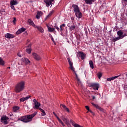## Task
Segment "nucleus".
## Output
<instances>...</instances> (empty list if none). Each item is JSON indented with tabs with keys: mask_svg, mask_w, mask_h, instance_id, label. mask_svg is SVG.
Returning a JSON list of instances; mask_svg holds the SVG:
<instances>
[{
	"mask_svg": "<svg viewBox=\"0 0 127 127\" xmlns=\"http://www.w3.org/2000/svg\"><path fill=\"white\" fill-rule=\"evenodd\" d=\"M67 26L68 27H70V26H71V24L70 23L67 24Z\"/></svg>",
	"mask_w": 127,
	"mask_h": 127,
	"instance_id": "nucleus-53",
	"label": "nucleus"
},
{
	"mask_svg": "<svg viewBox=\"0 0 127 127\" xmlns=\"http://www.w3.org/2000/svg\"><path fill=\"white\" fill-rule=\"evenodd\" d=\"M20 102H24V101H25V98L24 97L20 98Z\"/></svg>",
	"mask_w": 127,
	"mask_h": 127,
	"instance_id": "nucleus-42",
	"label": "nucleus"
},
{
	"mask_svg": "<svg viewBox=\"0 0 127 127\" xmlns=\"http://www.w3.org/2000/svg\"><path fill=\"white\" fill-rule=\"evenodd\" d=\"M120 39H121L119 37L117 38H114L112 40V41L113 42H116V41H118V40H120Z\"/></svg>",
	"mask_w": 127,
	"mask_h": 127,
	"instance_id": "nucleus-30",
	"label": "nucleus"
},
{
	"mask_svg": "<svg viewBox=\"0 0 127 127\" xmlns=\"http://www.w3.org/2000/svg\"><path fill=\"white\" fill-rule=\"evenodd\" d=\"M11 8L13 9V10H15V7L14 5H10Z\"/></svg>",
	"mask_w": 127,
	"mask_h": 127,
	"instance_id": "nucleus-44",
	"label": "nucleus"
},
{
	"mask_svg": "<svg viewBox=\"0 0 127 127\" xmlns=\"http://www.w3.org/2000/svg\"><path fill=\"white\" fill-rule=\"evenodd\" d=\"M5 37H6V38H7L8 39H10L11 38H14V37H15V36H14V35L13 34L8 33L5 35Z\"/></svg>",
	"mask_w": 127,
	"mask_h": 127,
	"instance_id": "nucleus-12",
	"label": "nucleus"
},
{
	"mask_svg": "<svg viewBox=\"0 0 127 127\" xmlns=\"http://www.w3.org/2000/svg\"><path fill=\"white\" fill-rule=\"evenodd\" d=\"M53 13H54V10H52L50 12V13L46 17V19H47V18H49V17H50V16H51V15H52Z\"/></svg>",
	"mask_w": 127,
	"mask_h": 127,
	"instance_id": "nucleus-27",
	"label": "nucleus"
},
{
	"mask_svg": "<svg viewBox=\"0 0 127 127\" xmlns=\"http://www.w3.org/2000/svg\"><path fill=\"white\" fill-rule=\"evenodd\" d=\"M75 16L77 18H82V12L81 11H78L75 12Z\"/></svg>",
	"mask_w": 127,
	"mask_h": 127,
	"instance_id": "nucleus-16",
	"label": "nucleus"
},
{
	"mask_svg": "<svg viewBox=\"0 0 127 127\" xmlns=\"http://www.w3.org/2000/svg\"><path fill=\"white\" fill-rule=\"evenodd\" d=\"M17 56H18L19 57H21V55H20V53H17Z\"/></svg>",
	"mask_w": 127,
	"mask_h": 127,
	"instance_id": "nucleus-48",
	"label": "nucleus"
},
{
	"mask_svg": "<svg viewBox=\"0 0 127 127\" xmlns=\"http://www.w3.org/2000/svg\"><path fill=\"white\" fill-rule=\"evenodd\" d=\"M124 2H125V3H127V0H122V3H124Z\"/></svg>",
	"mask_w": 127,
	"mask_h": 127,
	"instance_id": "nucleus-47",
	"label": "nucleus"
},
{
	"mask_svg": "<svg viewBox=\"0 0 127 127\" xmlns=\"http://www.w3.org/2000/svg\"><path fill=\"white\" fill-rule=\"evenodd\" d=\"M96 0H84L87 4H92L93 2H95Z\"/></svg>",
	"mask_w": 127,
	"mask_h": 127,
	"instance_id": "nucleus-20",
	"label": "nucleus"
},
{
	"mask_svg": "<svg viewBox=\"0 0 127 127\" xmlns=\"http://www.w3.org/2000/svg\"><path fill=\"white\" fill-rule=\"evenodd\" d=\"M32 56L35 60H36L37 61H40V60H41V57L35 53H33Z\"/></svg>",
	"mask_w": 127,
	"mask_h": 127,
	"instance_id": "nucleus-5",
	"label": "nucleus"
},
{
	"mask_svg": "<svg viewBox=\"0 0 127 127\" xmlns=\"http://www.w3.org/2000/svg\"><path fill=\"white\" fill-rule=\"evenodd\" d=\"M57 120L59 121V123L61 124V125L63 126V127H65V124L63 123V122L59 118V117H57Z\"/></svg>",
	"mask_w": 127,
	"mask_h": 127,
	"instance_id": "nucleus-29",
	"label": "nucleus"
},
{
	"mask_svg": "<svg viewBox=\"0 0 127 127\" xmlns=\"http://www.w3.org/2000/svg\"><path fill=\"white\" fill-rule=\"evenodd\" d=\"M89 112H90V113H91V114H92V115H94V112L91 110H90Z\"/></svg>",
	"mask_w": 127,
	"mask_h": 127,
	"instance_id": "nucleus-51",
	"label": "nucleus"
},
{
	"mask_svg": "<svg viewBox=\"0 0 127 127\" xmlns=\"http://www.w3.org/2000/svg\"><path fill=\"white\" fill-rule=\"evenodd\" d=\"M53 114H54V116H55V117L57 119V118H58V116H57V115H56V113H55V112H53Z\"/></svg>",
	"mask_w": 127,
	"mask_h": 127,
	"instance_id": "nucleus-49",
	"label": "nucleus"
},
{
	"mask_svg": "<svg viewBox=\"0 0 127 127\" xmlns=\"http://www.w3.org/2000/svg\"><path fill=\"white\" fill-rule=\"evenodd\" d=\"M33 102H34V107H33V109H38L39 110V109H40V108H39V107H40V103L38 102L37 100H36V99H34L33 100Z\"/></svg>",
	"mask_w": 127,
	"mask_h": 127,
	"instance_id": "nucleus-4",
	"label": "nucleus"
},
{
	"mask_svg": "<svg viewBox=\"0 0 127 127\" xmlns=\"http://www.w3.org/2000/svg\"><path fill=\"white\" fill-rule=\"evenodd\" d=\"M27 47L28 48L26 49V52H27L28 54H30L31 53V45L29 44Z\"/></svg>",
	"mask_w": 127,
	"mask_h": 127,
	"instance_id": "nucleus-19",
	"label": "nucleus"
},
{
	"mask_svg": "<svg viewBox=\"0 0 127 127\" xmlns=\"http://www.w3.org/2000/svg\"><path fill=\"white\" fill-rule=\"evenodd\" d=\"M76 28V26L75 25H71L70 28H69V30L70 31H72L74 30Z\"/></svg>",
	"mask_w": 127,
	"mask_h": 127,
	"instance_id": "nucleus-31",
	"label": "nucleus"
},
{
	"mask_svg": "<svg viewBox=\"0 0 127 127\" xmlns=\"http://www.w3.org/2000/svg\"><path fill=\"white\" fill-rule=\"evenodd\" d=\"M70 68L73 72H75V68L73 67V65L70 66Z\"/></svg>",
	"mask_w": 127,
	"mask_h": 127,
	"instance_id": "nucleus-39",
	"label": "nucleus"
},
{
	"mask_svg": "<svg viewBox=\"0 0 127 127\" xmlns=\"http://www.w3.org/2000/svg\"><path fill=\"white\" fill-rule=\"evenodd\" d=\"M123 34H124V32H123V31L122 30H119L117 32V35H118L119 37H120L121 39H123V38H124Z\"/></svg>",
	"mask_w": 127,
	"mask_h": 127,
	"instance_id": "nucleus-14",
	"label": "nucleus"
},
{
	"mask_svg": "<svg viewBox=\"0 0 127 127\" xmlns=\"http://www.w3.org/2000/svg\"><path fill=\"white\" fill-rule=\"evenodd\" d=\"M89 63L90 68H91V69H94V63H93V61L92 60H90L89 61Z\"/></svg>",
	"mask_w": 127,
	"mask_h": 127,
	"instance_id": "nucleus-26",
	"label": "nucleus"
},
{
	"mask_svg": "<svg viewBox=\"0 0 127 127\" xmlns=\"http://www.w3.org/2000/svg\"><path fill=\"white\" fill-rule=\"evenodd\" d=\"M18 110H19V107L17 106H15L13 107V111L14 113H16V111H18Z\"/></svg>",
	"mask_w": 127,
	"mask_h": 127,
	"instance_id": "nucleus-25",
	"label": "nucleus"
},
{
	"mask_svg": "<svg viewBox=\"0 0 127 127\" xmlns=\"http://www.w3.org/2000/svg\"><path fill=\"white\" fill-rule=\"evenodd\" d=\"M79 57H80L81 60H84L86 58V55L83 52H79L78 53Z\"/></svg>",
	"mask_w": 127,
	"mask_h": 127,
	"instance_id": "nucleus-7",
	"label": "nucleus"
},
{
	"mask_svg": "<svg viewBox=\"0 0 127 127\" xmlns=\"http://www.w3.org/2000/svg\"><path fill=\"white\" fill-rule=\"evenodd\" d=\"M18 3L16 0H11L10 1V5H16Z\"/></svg>",
	"mask_w": 127,
	"mask_h": 127,
	"instance_id": "nucleus-15",
	"label": "nucleus"
},
{
	"mask_svg": "<svg viewBox=\"0 0 127 127\" xmlns=\"http://www.w3.org/2000/svg\"><path fill=\"white\" fill-rule=\"evenodd\" d=\"M65 124L67 125L68 127H71V125L69 123V121H67Z\"/></svg>",
	"mask_w": 127,
	"mask_h": 127,
	"instance_id": "nucleus-41",
	"label": "nucleus"
},
{
	"mask_svg": "<svg viewBox=\"0 0 127 127\" xmlns=\"http://www.w3.org/2000/svg\"><path fill=\"white\" fill-rule=\"evenodd\" d=\"M62 120H63V121H64V123L65 124H66V122L69 121H68L67 118H65V117H64V116H62Z\"/></svg>",
	"mask_w": 127,
	"mask_h": 127,
	"instance_id": "nucleus-32",
	"label": "nucleus"
},
{
	"mask_svg": "<svg viewBox=\"0 0 127 127\" xmlns=\"http://www.w3.org/2000/svg\"><path fill=\"white\" fill-rule=\"evenodd\" d=\"M36 28H37L38 30L40 31V32H41V33H43L44 30H43V28H42V27L38 26H36Z\"/></svg>",
	"mask_w": 127,
	"mask_h": 127,
	"instance_id": "nucleus-21",
	"label": "nucleus"
},
{
	"mask_svg": "<svg viewBox=\"0 0 127 127\" xmlns=\"http://www.w3.org/2000/svg\"><path fill=\"white\" fill-rule=\"evenodd\" d=\"M43 15V12L41 11H38L37 12V15H36V18L37 19H39L40 18V17L42 16Z\"/></svg>",
	"mask_w": 127,
	"mask_h": 127,
	"instance_id": "nucleus-9",
	"label": "nucleus"
},
{
	"mask_svg": "<svg viewBox=\"0 0 127 127\" xmlns=\"http://www.w3.org/2000/svg\"><path fill=\"white\" fill-rule=\"evenodd\" d=\"M90 87L93 88L94 90H99V84L98 83H91Z\"/></svg>",
	"mask_w": 127,
	"mask_h": 127,
	"instance_id": "nucleus-6",
	"label": "nucleus"
},
{
	"mask_svg": "<svg viewBox=\"0 0 127 127\" xmlns=\"http://www.w3.org/2000/svg\"><path fill=\"white\" fill-rule=\"evenodd\" d=\"M7 69H10V67L9 66V67H7Z\"/></svg>",
	"mask_w": 127,
	"mask_h": 127,
	"instance_id": "nucleus-58",
	"label": "nucleus"
},
{
	"mask_svg": "<svg viewBox=\"0 0 127 127\" xmlns=\"http://www.w3.org/2000/svg\"><path fill=\"white\" fill-rule=\"evenodd\" d=\"M97 76H98V79H101V77H102V73L99 72V73L97 74Z\"/></svg>",
	"mask_w": 127,
	"mask_h": 127,
	"instance_id": "nucleus-36",
	"label": "nucleus"
},
{
	"mask_svg": "<svg viewBox=\"0 0 127 127\" xmlns=\"http://www.w3.org/2000/svg\"><path fill=\"white\" fill-rule=\"evenodd\" d=\"M13 20L12 21V22L14 24H15V23L16 22V18L13 17Z\"/></svg>",
	"mask_w": 127,
	"mask_h": 127,
	"instance_id": "nucleus-40",
	"label": "nucleus"
},
{
	"mask_svg": "<svg viewBox=\"0 0 127 127\" xmlns=\"http://www.w3.org/2000/svg\"><path fill=\"white\" fill-rule=\"evenodd\" d=\"M47 27H48V31H49V32H54V31H55V28H51L48 25H47Z\"/></svg>",
	"mask_w": 127,
	"mask_h": 127,
	"instance_id": "nucleus-23",
	"label": "nucleus"
},
{
	"mask_svg": "<svg viewBox=\"0 0 127 127\" xmlns=\"http://www.w3.org/2000/svg\"><path fill=\"white\" fill-rule=\"evenodd\" d=\"M39 110L42 113V116H44L46 115V113H45V111L44 110L41 109V108H39Z\"/></svg>",
	"mask_w": 127,
	"mask_h": 127,
	"instance_id": "nucleus-28",
	"label": "nucleus"
},
{
	"mask_svg": "<svg viewBox=\"0 0 127 127\" xmlns=\"http://www.w3.org/2000/svg\"><path fill=\"white\" fill-rule=\"evenodd\" d=\"M25 88V82L24 81H20L18 82L15 86L14 91L15 93H20L22 92Z\"/></svg>",
	"mask_w": 127,
	"mask_h": 127,
	"instance_id": "nucleus-2",
	"label": "nucleus"
},
{
	"mask_svg": "<svg viewBox=\"0 0 127 127\" xmlns=\"http://www.w3.org/2000/svg\"><path fill=\"white\" fill-rule=\"evenodd\" d=\"M29 98H31V96L29 95V96H27V97H25V101L28 100V99H29Z\"/></svg>",
	"mask_w": 127,
	"mask_h": 127,
	"instance_id": "nucleus-43",
	"label": "nucleus"
},
{
	"mask_svg": "<svg viewBox=\"0 0 127 127\" xmlns=\"http://www.w3.org/2000/svg\"><path fill=\"white\" fill-rule=\"evenodd\" d=\"M76 75V80H77V82L78 83H81V81H80V79H79V78H78V75H77V73H75Z\"/></svg>",
	"mask_w": 127,
	"mask_h": 127,
	"instance_id": "nucleus-37",
	"label": "nucleus"
},
{
	"mask_svg": "<svg viewBox=\"0 0 127 127\" xmlns=\"http://www.w3.org/2000/svg\"><path fill=\"white\" fill-rule=\"evenodd\" d=\"M37 114V112H35L32 114L24 116L19 118V121H21V122H23V123H29V122L32 121V119H33Z\"/></svg>",
	"mask_w": 127,
	"mask_h": 127,
	"instance_id": "nucleus-1",
	"label": "nucleus"
},
{
	"mask_svg": "<svg viewBox=\"0 0 127 127\" xmlns=\"http://www.w3.org/2000/svg\"><path fill=\"white\" fill-rule=\"evenodd\" d=\"M61 107H62V108H63V109H64V110H65V111H66V112H67V113H69L70 112V111L69 110V109L68 108H67V107H66V106L64 104H61Z\"/></svg>",
	"mask_w": 127,
	"mask_h": 127,
	"instance_id": "nucleus-22",
	"label": "nucleus"
},
{
	"mask_svg": "<svg viewBox=\"0 0 127 127\" xmlns=\"http://www.w3.org/2000/svg\"><path fill=\"white\" fill-rule=\"evenodd\" d=\"M55 28H56V29H57L58 31H59V30H60V29L59 28V27H58V26H57V24H55Z\"/></svg>",
	"mask_w": 127,
	"mask_h": 127,
	"instance_id": "nucleus-38",
	"label": "nucleus"
},
{
	"mask_svg": "<svg viewBox=\"0 0 127 127\" xmlns=\"http://www.w3.org/2000/svg\"><path fill=\"white\" fill-rule=\"evenodd\" d=\"M91 105H92V106H93V107H94L96 109H98V110H99L101 112H104V109L103 108H101L99 105H98L97 104H95L93 103H91Z\"/></svg>",
	"mask_w": 127,
	"mask_h": 127,
	"instance_id": "nucleus-10",
	"label": "nucleus"
},
{
	"mask_svg": "<svg viewBox=\"0 0 127 127\" xmlns=\"http://www.w3.org/2000/svg\"><path fill=\"white\" fill-rule=\"evenodd\" d=\"M74 17H71V20H72V21H73V20H74Z\"/></svg>",
	"mask_w": 127,
	"mask_h": 127,
	"instance_id": "nucleus-57",
	"label": "nucleus"
},
{
	"mask_svg": "<svg viewBox=\"0 0 127 127\" xmlns=\"http://www.w3.org/2000/svg\"><path fill=\"white\" fill-rule=\"evenodd\" d=\"M123 38H124V37L127 36V34H123Z\"/></svg>",
	"mask_w": 127,
	"mask_h": 127,
	"instance_id": "nucleus-52",
	"label": "nucleus"
},
{
	"mask_svg": "<svg viewBox=\"0 0 127 127\" xmlns=\"http://www.w3.org/2000/svg\"><path fill=\"white\" fill-rule=\"evenodd\" d=\"M7 120H9V118L6 116H2L1 118V122L2 124H4V125H7V124H8Z\"/></svg>",
	"mask_w": 127,
	"mask_h": 127,
	"instance_id": "nucleus-3",
	"label": "nucleus"
},
{
	"mask_svg": "<svg viewBox=\"0 0 127 127\" xmlns=\"http://www.w3.org/2000/svg\"><path fill=\"white\" fill-rule=\"evenodd\" d=\"M126 121H127V119L126 120Z\"/></svg>",
	"mask_w": 127,
	"mask_h": 127,
	"instance_id": "nucleus-60",
	"label": "nucleus"
},
{
	"mask_svg": "<svg viewBox=\"0 0 127 127\" xmlns=\"http://www.w3.org/2000/svg\"><path fill=\"white\" fill-rule=\"evenodd\" d=\"M44 1L46 4L47 6H49L52 3V2L54 1V0H44Z\"/></svg>",
	"mask_w": 127,
	"mask_h": 127,
	"instance_id": "nucleus-13",
	"label": "nucleus"
},
{
	"mask_svg": "<svg viewBox=\"0 0 127 127\" xmlns=\"http://www.w3.org/2000/svg\"><path fill=\"white\" fill-rule=\"evenodd\" d=\"M8 115L9 116L10 118V119H12V118L13 117V114L12 113L9 114Z\"/></svg>",
	"mask_w": 127,
	"mask_h": 127,
	"instance_id": "nucleus-45",
	"label": "nucleus"
},
{
	"mask_svg": "<svg viewBox=\"0 0 127 127\" xmlns=\"http://www.w3.org/2000/svg\"><path fill=\"white\" fill-rule=\"evenodd\" d=\"M0 65H4V61L1 59V58H0Z\"/></svg>",
	"mask_w": 127,
	"mask_h": 127,
	"instance_id": "nucleus-33",
	"label": "nucleus"
},
{
	"mask_svg": "<svg viewBox=\"0 0 127 127\" xmlns=\"http://www.w3.org/2000/svg\"><path fill=\"white\" fill-rule=\"evenodd\" d=\"M72 7L73 8V11L74 12H78V11H80V8H79V6L78 5L73 4H72Z\"/></svg>",
	"mask_w": 127,
	"mask_h": 127,
	"instance_id": "nucleus-8",
	"label": "nucleus"
},
{
	"mask_svg": "<svg viewBox=\"0 0 127 127\" xmlns=\"http://www.w3.org/2000/svg\"><path fill=\"white\" fill-rule=\"evenodd\" d=\"M51 39L52 40L53 42H55V41H54V39L53 38H51Z\"/></svg>",
	"mask_w": 127,
	"mask_h": 127,
	"instance_id": "nucleus-54",
	"label": "nucleus"
},
{
	"mask_svg": "<svg viewBox=\"0 0 127 127\" xmlns=\"http://www.w3.org/2000/svg\"><path fill=\"white\" fill-rule=\"evenodd\" d=\"M1 12H5V10L2 9L1 10Z\"/></svg>",
	"mask_w": 127,
	"mask_h": 127,
	"instance_id": "nucleus-50",
	"label": "nucleus"
},
{
	"mask_svg": "<svg viewBox=\"0 0 127 127\" xmlns=\"http://www.w3.org/2000/svg\"><path fill=\"white\" fill-rule=\"evenodd\" d=\"M120 76H121V75H119L116 76H113L109 78H107V80L110 82V81H113V80H115V79H117V78H119Z\"/></svg>",
	"mask_w": 127,
	"mask_h": 127,
	"instance_id": "nucleus-18",
	"label": "nucleus"
},
{
	"mask_svg": "<svg viewBox=\"0 0 127 127\" xmlns=\"http://www.w3.org/2000/svg\"><path fill=\"white\" fill-rule=\"evenodd\" d=\"M67 61L69 63V65L70 66H73V63H72V62H71V60H70L69 58L67 59Z\"/></svg>",
	"mask_w": 127,
	"mask_h": 127,
	"instance_id": "nucleus-34",
	"label": "nucleus"
},
{
	"mask_svg": "<svg viewBox=\"0 0 127 127\" xmlns=\"http://www.w3.org/2000/svg\"><path fill=\"white\" fill-rule=\"evenodd\" d=\"M49 36L51 38H53V37L52 36V35L51 34H49Z\"/></svg>",
	"mask_w": 127,
	"mask_h": 127,
	"instance_id": "nucleus-55",
	"label": "nucleus"
},
{
	"mask_svg": "<svg viewBox=\"0 0 127 127\" xmlns=\"http://www.w3.org/2000/svg\"><path fill=\"white\" fill-rule=\"evenodd\" d=\"M25 30H26V29L24 27H22L18 30V31L16 32V34H17V35H18V34L22 33V32H24V31H25Z\"/></svg>",
	"mask_w": 127,
	"mask_h": 127,
	"instance_id": "nucleus-11",
	"label": "nucleus"
},
{
	"mask_svg": "<svg viewBox=\"0 0 127 127\" xmlns=\"http://www.w3.org/2000/svg\"><path fill=\"white\" fill-rule=\"evenodd\" d=\"M87 113H89V111H87Z\"/></svg>",
	"mask_w": 127,
	"mask_h": 127,
	"instance_id": "nucleus-59",
	"label": "nucleus"
},
{
	"mask_svg": "<svg viewBox=\"0 0 127 127\" xmlns=\"http://www.w3.org/2000/svg\"><path fill=\"white\" fill-rule=\"evenodd\" d=\"M28 23H29V25H32V26H35V24H34V22H33V21L31 20V19H28L27 21Z\"/></svg>",
	"mask_w": 127,
	"mask_h": 127,
	"instance_id": "nucleus-17",
	"label": "nucleus"
},
{
	"mask_svg": "<svg viewBox=\"0 0 127 127\" xmlns=\"http://www.w3.org/2000/svg\"><path fill=\"white\" fill-rule=\"evenodd\" d=\"M23 61L25 63V64H26V65L30 63V61H29V60L26 58L23 59Z\"/></svg>",
	"mask_w": 127,
	"mask_h": 127,
	"instance_id": "nucleus-24",
	"label": "nucleus"
},
{
	"mask_svg": "<svg viewBox=\"0 0 127 127\" xmlns=\"http://www.w3.org/2000/svg\"><path fill=\"white\" fill-rule=\"evenodd\" d=\"M92 99H93V100H95V99H96V97L93 96H92Z\"/></svg>",
	"mask_w": 127,
	"mask_h": 127,
	"instance_id": "nucleus-56",
	"label": "nucleus"
},
{
	"mask_svg": "<svg viewBox=\"0 0 127 127\" xmlns=\"http://www.w3.org/2000/svg\"><path fill=\"white\" fill-rule=\"evenodd\" d=\"M85 108L86 109V110H87V111H88V112L90 110V107H89V106H85Z\"/></svg>",
	"mask_w": 127,
	"mask_h": 127,
	"instance_id": "nucleus-46",
	"label": "nucleus"
},
{
	"mask_svg": "<svg viewBox=\"0 0 127 127\" xmlns=\"http://www.w3.org/2000/svg\"><path fill=\"white\" fill-rule=\"evenodd\" d=\"M63 27H65V24H63L60 26V30L61 32L63 31Z\"/></svg>",
	"mask_w": 127,
	"mask_h": 127,
	"instance_id": "nucleus-35",
	"label": "nucleus"
}]
</instances>
